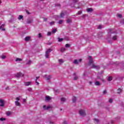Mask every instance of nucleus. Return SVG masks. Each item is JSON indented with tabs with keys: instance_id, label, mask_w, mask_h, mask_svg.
<instances>
[{
	"instance_id": "2eb2a0df",
	"label": "nucleus",
	"mask_w": 124,
	"mask_h": 124,
	"mask_svg": "<svg viewBox=\"0 0 124 124\" xmlns=\"http://www.w3.org/2000/svg\"><path fill=\"white\" fill-rule=\"evenodd\" d=\"M22 61H23V59L19 58H16V62H22Z\"/></svg>"
},
{
	"instance_id": "f8f14e48",
	"label": "nucleus",
	"mask_w": 124,
	"mask_h": 124,
	"mask_svg": "<svg viewBox=\"0 0 124 124\" xmlns=\"http://www.w3.org/2000/svg\"><path fill=\"white\" fill-rule=\"evenodd\" d=\"M32 18H30L27 20V24H31V23H32Z\"/></svg>"
},
{
	"instance_id": "680f3d73",
	"label": "nucleus",
	"mask_w": 124,
	"mask_h": 124,
	"mask_svg": "<svg viewBox=\"0 0 124 124\" xmlns=\"http://www.w3.org/2000/svg\"><path fill=\"white\" fill-rule=\"evenodd\" d=\"M1 3V0H0V4Z\"/></svg>"
},
{
	"instance_id": "aec40b11",
	"label": "nucleus",
	"mask_w": 124,
	"mask_h": 124,
	"mask_svg": "<svg viewBox=\"0 0 124 124\" xmlns=\"http://www.w3.org/2000/svg\"><path fill=\"white\" fill-rule=\"evenodd\" d=\"M117 39H118V36H117V35L114 36L112 37V40H117Z\"/></svg>"
},
{
	"instance_id": "473e14b6",
	"label": "nucleus",
	"mask_w": 124,
	"mask_h": 124,
	"mask_svg": "<svg viewBox=\"0 0 124 124\" xmlns=\"http://www.w3.org/2000/svg\"><path fill=\"white\" fill-rule=\"evenodd\" d=\"M63 40V39L58 38V41L59 42H61V41H62Z\"/></svg>"
},
{
	"instance_id": "e2e57ef3",
	"label": "nucleus",
	"mask_w": 124,
	"mask_h": 124,
	"mask_svg": "<svg viewBox=\"0 0 124 124\" xmlns=\"http://www.w3.org/2000/svg\"><path fill=\"white\" fill-rule=\"evenodd\" d=\"M74 75H76V73H74Z\"/></svg>"
},
{
	"instance_id": "ddd939ff",
	"label": "nucleus",
	"mask_w": 124,
	"mask_h": 124,
	"mask_svg": "<svg viewBox=\"0 0 124 124\" xmlns=\"http://www.w3.org/2000/svg\"><path fill=\"white\" fill-rule=\"evenodd\" d=\"M50 99H51V98H50V96H46V98H45L46 101L49 102L50 101Z\"/></svg>"
},
{
	"instance_id": "f704fd0d",
	"label": "nucleus",
	"mask_w": 124,
	"mask_h": 124,
	"mask_svg": "<svg viewBox=\"0 0 124 124\" xmlns=\"http://www.w3.org/2000/svg\"><path fill=\"white\" fill-rule=\"evenodd\" d=\"M61 101L64 102L65 101V98H61Z\"/></svg>"
},
{
	"instance_id": "4468645a",
	"label": "nucleus",
	"mask_w": 124,
	"mask_h": 124,
	"mask_svg": "<svg viewBox=\"0 0 124 124\" xmlns=\"http://www.w3.org/2000/svg\"><path fill=\"white\" fill-rule=\"evenodd\" d=\"M15 104L16 105V106H21V104H20V103H19V102L16 101H15Z\"/></svg>"
},
{
	"instance_id": "603ef678",
	"label": "nucleus",
	"mask_w": 124,
	"mask_h": 124,
	"mask_svg": "<svg viewBox=\"0 0 124 124\" xmlns=\"http://www.w3.org/2000/svg\"><path fill=\"white\" fill-rule=\"evenodd\" d=\"M73 1L75 2V3H76V2H77V1H78V0H73Z\"/></svg>"
},
{
	"instance_id": "a19ab883",
	"label": "nucleus",
	"mask_w": 124,
	"mask_h": 124,
	"mask_svg": "<svg viewBox=\"0 0 124 124\" xmlns=\"http://www.w3.org/2000/svg\"><path fill=\"white\" fill-rule=\"evenodd\" d=\"M55 6H57L58 7H61V5L60 4H56Z\"/></svg>"
},
{
	"instance_id": "49530a36",
	"label": "nucleus",
	"mask_w": 124,
	"mask_h": 124,
	"mask_svg": "<svg viewBox=\"0 0 124 124\" xmlns=\"http://www.w3.org/2000/svg\"><path fill=\"white\" fill-rule=\"evenodd\" d=\"M74 80H78V77H75L74 78Z\"/></svg>"
},
{
	"instance_id": "ea45409f",
	"label": "nucleus",
	"mask_w": 124,
	"mask_h": 124,
	"mask_svg": "<svg viewBox=\"0 0 124 124\" xmlns=\"http://www.w3.org/2000/svg\"><path fill=\"white\" fill-rule=\"evenodd\" d=\"M108 102H109V103H112L113 102V99H110Z\"/></svg>"
},
{
	"instance_id": "c756f323",
	"label": "nucleus",
	"mask_w": 124,
	"mask_h": 124,
	"mask_svg": "<svg viewBox=\"0 0 124 124\" xmlns=\"http://www.w3.org/2000/svg\"><path fill=\"white\" fill-rule=\"evenodd\" d=\"M112 77H109L108 78V81H112Z\"/></svg>"
},
{
	"instance_id": "7c9ffc66",
	"label": "nucleus",
	"mask_w": 124,
	"mask_h": 124,
	"mask_svg": "<svg viewBox=\"0 0 124 124\" xmlns=\"http://www.w3.org/2000/svg\"><path fill=\"white\" fill-rule=\"evenodd\" d=\"M4 26L5 24H2L1 26H0V30H1L3 28H4Z\"/></svg>"
},
{
	"instance_id": "1a4fd4ad",
	"label": "nucleus",
	"mask_w": 124,
	"mask_h": 124,
	"mask_svg": "<svg viewBox=\"0 0 124 124\" xmlns=\"http://www.w3.org/2000/svg\"><path fill=\"white\" fill-rule=\"evenodd\" d=\"M31 84V82H30V81H27V82H24L25 86H30Z\"/></svg>"
},
{
	"instance_id": "052dcab7",
	"label": "nucleus",
	"mask_w": 124,
	"mask_h": 124,
	"mask_svg": "<svg viewBox=\"0 0 124 124\" xmlns=\"http://www.w3.org/2000/svg\"><path fill=\"white\" fill-rule=\"evenodd\" d=\"M8 89H9V87H7V88H5V90H8Z\"/></svg>"
},
{
	"instance_id": "69168bd1",
	"label": "nucleus",
	"mask_w": 124,
	"mask_h": 124,
	"mask_svg": "<svg viewBox=\"0 0 124 124\" xmlns=\"http://www.w3.org/2000/svg\"><path fill=\"white\" fill-rule=\"evenodd\" d=\"M46 20H47L46 19H45V20H46Z\"/></svg>"
},
{
	"instance_id": "6e6552de",
	"label": "nucleus",
	"mask_w": 124,
	"mask_h": 124,
	"mask_svg": "<svg viewBox=\"0 0 124 124\" xmlns=\"http://www.w3.org/2000/svg\"><path fill=\"white\" fill-rule=\"evenodd\" d=\"M93 8H87V9L86 11H87V12H88L89 13H91V12H93Z\"/></svg>"
},
{
	"instance_id": "e433bc0d",
	"label": "nucleus",
	"mask_w": 124,
	"mask_h": 124,
	"mask_svg": "<svg viewBox=\"0 0 124 124\" xmlns=\"http://www.w3.org/2000/svg\"><path fill=\"white\" fill-rule=\"evenodd\" d=\"M50 26H52V25H54L55 24V21H52L51 22H50Z\"/></svg>"
},
{
	"instance_id": "a18cd8bd",
	"label": "nucleus",
	"mask_w": 124,
	"mask_h": 124,
	"mask_svg": "<svg viewBox=\"0 0 124 124\" xmlns=\"http://www.w3.org/2000/svg\"><path fill=\"white\" fill-rule=\"evenodd\" d=\"M106 93H107V91L106 90H104L103 92V94H106Z\"/></svg>"
},
{
	"instance_id": "9b49d317",
	"label": "nucleus",
	"mask_w": 124,
	"mask_h": 124,
	"mask_svg": "<svg viewBox=\"0 0 124 124\" xmlns=\"http://www.w3.org/2000/svg\"><path fill=\"white\" fill-rule=\"evenodd\" d=\"M63 16H64V13H63V12H62L60 13V16H58V17H59V18H64Z\"/></svg>"
},
{
	"instance_id": "0eeeda50",
	"label": "nucleus",
	"mask_w": 124,
	"mask_h": 124,
	"mask_svg": "<svg viewBox=\"0 0 124 124\" xmlns=\"http://www.w3.org/2000/svg\"><path fill=\"white\" fill-rule=\"evenodd\" d=\"M0 107H3L4 106V103L2 99H0Z\"/></svg>"
},
{
	"instance_id": "8fccbe9b",
	"label": "nucleus",
	"mask_w": 124,
	"mask_h": 124,
	"mask_svg": "<svg viewBox=\"0 0 124 124\" xmlns=\"http://www.w3.org/2000/svg\"><path fill=\"white\" fill-rule=\"evenodd\" d=\"M94 121L96 122V123H98V122H99L98 119H95Z\"/></svg>"
},
{
	"instance_id": "5701e85b",
	"label": "nucleus",
	"mask_w": 124,
	"mask_h": 124,
	"mask_svg": "<svg viewBox=\"0 0 124 124\" xmlns=\"http://www.w3.org/2000/svg\"><path fill=\"white\" fill-rule=\"evenodd\" d=\"M74 63H75V64H78V60L77 59L75 60Z\"/></svg>"
},
{
	"instance_id": "de8ad7c7",
	"label": "nucleus",
	"mask_w": 124,
	"mask_h": 124,
	"mask_svg": "<svg viewBox=\"0 0 124 124\" xmlns=\"http://www.w3.org/2000/svg\"><path fill=\"white\" fill-rule=\"evenodd\" d=\"M51 34H52V33L51 32H47V35L49 36V35H51Z\"/></svg>"
},
{
	"instance_id": "a211bd4d",
	"label": "nucleus",
	"mask_w": 124,
	"mask_h": 124,
	"mask_svg": "<svg viewBox=\"0 0 124 124\" xmlns=\"http://www.w3.org/2000/svg\"><path fill=\"white\" fill-rule=\"evenodd\" d=\"M59 62L60 64H62V63H63V60H62V59H59Z\"/></svg>"
},
{
	"instance_id": "c9c22d12",
	"label": "nucleus",
	"mask_w": 124,
	"mask_h": 124,
	"mask_svg": "<svg viewBox=\"0 0 124 124\" xmlns=\"http://www.w3.org/2000/svg\"><path fill=\"white\" fill-rule=\"evenodd\" d=\"M20 98H21V96H19V97H16V99L17 101H19V100H20Z\"/></svg>"
},
{
	"instance_id": "09e8293b",
	"label": "nucleus",
	"mask_w": 124,
	"mask_h": 124,
	"mask_svg": "<svg viewBox=\"0 0 124 124\" xmlns=\"http://www.w3.org/2000/svg\"><path fill=\"white\" fill-rule=\"evenodd\" d=\"M35 83H36V84H37V85H39V83L38 82H37V79H35Z\"/></svg>"
},
{
	"instance_id": "3c124183",
	"label": "nucleus",
	"mask_w": 124,
	"mask_h": 124,
	"mask_svg": "<svg viewBox=\"0 0 124 124\" xmlns=\"http://www.w3.org/2000/svg\"><path fill=\"white\" fill-rule=\"evenodd\" d=\"M26 13H27V14H28V15L31 14V13H30V12H29V11H28V10H26Z\"/></svg>"
},
{
	"instance_id": "c85d7f7f",
	"label": "nucleus",
	"mask_w": 124,
	"mask_h": 124,
	"mask_svg": "<svg viewBox=\"0 0 124 124\" xmlns=\"http://www.w3.org/2000/svg\"><path fill=\"white\" fill-rule=\"evenodd\" d=\"M120 93H122V89H119L117 90V93L119 94Z\"/></svg>"
},
{
	"instance_id": "f03ea898",
	"label": "nucleus",
	"mask_w": 124,
	"mask_h": 124,
	"mask_svg": "<svg viewBox=\"0 0 124 124\" xmlns=\"http://www.w3.org/2000/svg\"><path fill=\"white\" fill-rule=\"evenodd\" d=\"M24 76H25V75L20 72L17 73V74H16V78H20L21 77H24Z\"/></svg>"
},
{
	"instance_id": "79ce46f5",
	"label": "nucleus",
	"mask_w": 124,
	"mask_h": 124,
	"mask_svg": "<svg viewBox=\"0 0 124 124\" xmlns=\"http://www.w3.org/2000/svg\"><path fill=\"white\" fill-rule=\"evenodd\" d=\"M78 15H81V14H82V11H78Z\"/></svg>"
},
{
	"instance_id": "37998d69",
	"label": "nucleus",
	"mask_w": 124,
	"mask_h": 124,
	"mask_svg": "<svg viewBox=\"0 0 124 124\" xmlns=\"http://www.w3.org/2000/svg\"><path fill=\"white\" fill-rule=\"evenodd\" d=\"M122 15L121 14H118V18H122Z\"/></svg>"
},
{
	"instance_id": "423d86ee",
	"label": "nucleus",
	"mask_w": 124,
	"mask_h": 124,
	"mask_svg": "<svg viewBox=\"0 0 124 124\" xmlns=\"http://www.w3.org/2000/svg\"><path fill=\"white\" fill-rule=\"evenodd\" d=\"M45 77L46 81H49V80L51 79L52 76L51 75L47 76V75H45Z\"/></svg>"
},
{
	"instance_id": "c03bdc74",
	"label": "nucleus",
	"mask_w": 124,
	"mask_h": 124,
	"mask_svg": "<svg viewBox=\"0 0 124 124\" xmlns=\"http://www.w3.org/2000/svg\"><path fill=\"white\" fill-rule=\"evenodd\" d=\"M0 121H5V118H0Z\"/></svg>"
},
{
	"instance_id": "6e6d98bb",
	"label": "nucleus",
	"mask_w": 124,
	"mask_h": 124,
	"mask_svg": "<svg viewBox=\"0 0 124 124\" xmlns=\"http://www.w3.org/2000/svg\"><path fill=\"white\" fill-rule=\"evenodd\" d=\"M1 30L3 31H5V28H2Z\"/></svg>"
},
{
	"instance_id": "6ab92c4d",
	"label": "nucleus",
	"mask_w": 124,
	"mask_h": 124,
	"mask_svg": "<svg viewBox=\"0 0 124 124\" xmlns=\"http://www.w3.org/2000/svg\"><path fill=\"white\" fill-rule=\"evenodd\" d=\"M23 16L22 15H19L18 17V20H21V19H22V20H24V19L23 18Z\"/></svg>"
},
{
	"instance_id": "dca6fc26",
	"label": "nucleus",
	"mask_w": 124,
	"mask_h": 124,
	"mask_svg": "<svg viewBox=\"0 0 124 124\" xmlns=\"http://www.w3.org/2000/svg\"><path fill=\"white\" fill-rule=\"evenodd\" d=\"M30 39H31V37H30V36H27V37L25 38V41H29V40H30Z\"/></svg>"
},
{
	"instance_id": "4d7b16f0",
	"label": "nucleus",
	"mask_w": 124,
	"mask_h": 124,
	"mask_svg": "<svg viewBox=\"0 0 124 124\" xmlns=\"http://www.w3.org/2000/svg\"><path fill=\"white\" fill-rule=\"evenodd\" d=\"M23 102L26 103V99H23Z\"/></svg>"
},
{
	"instance_id": "f3484780",
	"label": "nucleus",
	"mask_w": 124,
	"mask_h": 124,
	"mask_svg": "<svg viewBox=\"0 0 124 124\" xmlns=\"http://www.w3.org/2000/svg\"><path fill=\"white\" fill-rule=\"evenodd\" d=\"M65 50H66L65 48H64V47H62L61 49V50H60V51H61V52H62V53H63V52L65 51Z\"/></svg>"
},
{
	"instance_id": "bb28decb",
	"label": "nucleus",
	"mask_w": 124,
	"mask_h": 124,
	"mask_svg": "<svg viewBox=\"0 0 124 124\" xmlns=\"http://www.w3.org/2000/svg\"><path fill=\"white\" fill-rule=\"evenodd\" d=\"M67 23H71V19H70V18H67Z\"/></svg>"
},
{
	"instance_id": "4be33fe9",
	"label": "nucleus",
	"mask_w": 124,
	"mask_h": 124,
	"mask_svg": "<svg viewBox=\"0 0 124 124\" xmlns=\"http://www.w3.org/2000/svg\"><path fill=\"white\" fill-rule=\"evenodd\" d=\"M31 60H28V61H27V62L26 63V64L27 65H29V64H31Z\"/></svg>"
},
{
	"instance_id": "f257e3e1",
	"label": "nucleus",
	"mask_w": 124,
	"mask_h": 124,
	"mask_svg": "<svg viewBox=\"0 0 124 124\" xmlns=\"http://www.w3.org/2000/svg\"><path fill=\"white\" fill-rule=\"evenodd\" d=\"M51 52H52V49L49 48L46 49V51L45 56H46V57L47 58V59L49 58L50 56V53H51Z\"/></svg>"
},
{
	"instance_id": "58836bf2",
	"label": "nucleus",
	"mask_w": 124,
	"mask_h": 124,
	"mask_svg": "<svg viewBox=\"0 0 124 124\" xmlns=\"http://www.w3.org/2000/svg\"><path fill=\"white\" fill-rule=\"evenodd\" d=\"M39 38H41L42 37V35H41V33H39L38 34Z\"/></svg>"
},
{
	"instance_id": "cd10ccee",
	"label": "nucleus",
	"mask_w": 124,
	"mask_h": 124,
	"mask_svg": "<svg viewBox=\"0 0 124 124\" xmlns=\"http://www.w3.org/2000/svg\"><path fill=\"white\" fill-rule=\"evenodd\" d=\"M65 47H66V48H69V47H70V45L67 44L65 45Z\"/></svg>"
},
{
	"instance_id": "5fc2aeb1",
	"label": "nucleus",
	"mask_w": 124,
	"mask_h": 124,
	"mask_svg": "<svg viewBox=\"0 0 124 124\" xmlns=\"http://www.w3.org/2000/svg\"><path fill=\"white\" fill-rule=\"evenodd\" d=\"M63 124H67V121H64Z\"/></svg>"
},
{
	"instance_id": "4c0bfd02",
	"label": "nucleus",
	"mask_w": 124,
	"mask_h": 124,
	"mask_svg": "<svg viewBox=\"0 0 124 124\" xmlns=\"http://www.w3.org/2000/svg\"><path fill=\"white\" fill-rule=\"evenodd\" d=\"M98 29L99 30H100V29H102V26H101V25H99V26H98Z\"/></svg>"
},
{
	"instance_id": "864d4df0",
	"label": "nucleus",
	"mask_w": 124,
	"mask_h": 124,
	"mask_svg": "<svg viewBox=\"0 0 124 124\" xmlns=\"http://www.w3.org/2000/svg\"><path fill=\"white\" fill-rule=\"evenodd\" d=\"M39 78H40V77H36V80H37V79H39Z\"/></svg>"
},
{
	"instance_id": "39448f33",
	"label": "nucleus",
	"mask_w": 124,
	"mask_h": 124,
	"mask_svg": "<svg viewBox=\"0 0 124 124\" xmlns=\"http://www.w3.org/2000/svg\"><path fill=\"white\" fill-rule=\"evenodd\" d=\"M89 65H91V64H93V58H92V57L91 56L89 57Z\"/></svg>"
},
{
	"instance_id": "9d476101",
	"label": "nucleus",
	"mask_w": 124,
	"mask_h": 124,
	"mask_svg": "<svg viewBox=\"0 0 124 124\" xmlns=\"http://www.w3.org/2000/svg\"><path fill=\"white\" fill-rule=\"evenodd\" d=\"M43 108H44V109H45V110H48V109H50V108H51V106H48L46 107V105H44V106H43Z\"/></svg>"
},
{
	"instance_id": "412c9836",
	"label": "nucleus",
	"mask_w": 124,
	"mask_h": 124,
	"mask_svg": "<svg viewBox=\"0 0 124 124\" xmlns=\"http://www.w3.org/2000/svg\"><path fill=\"white\" fill-rule=\"evenodd\" d=\"M95 86H99L100 85V82L98 81H97L95 82Z\"/></svg>"
},
{
	"instance_id": "7ed1b4c3",
	"label": "nucleus",
	"mask_w": 124,
	"mask_h": 124,
	"mask_svg": "<svg viewBox=\"0 0 124 124\" xmlns=\"http://www.w3.org/2000/svg\"><path fill=\"white\" fill-rule=\"evenodd\" d=\"M79 114L81 116H85L86 115V112H85V110L83 109H80L79 111Z\"/></svg>"
},
{
	"instance_id": "72a5a7b5",
	"label": "nucleus",
	"mask_w": 124,
	"mask_h": 124,
	"mask_svg": "<svg viewBox=\"0 0 124 124\" xmlns=\"http://www.w3.org/2000/svg\"><path fill=\"white\" fill-rule=\"evenodd\" d=\"M6 56H5V55H2V56H1V58L3 60H4V59H6Z\"/></svg>"
},
{
	"instance_id": "338daca9",
	"label": "nucleus",
	"mask_w": 124,
	"mask_h": 124,
	"mask_svg": "<svg viewBox=\"0 0 124 124\" xmlns=\"http://www.w3.org/2000/svg\"><path fill=\"white\" fill-rule=\"evenodd\" d=\"M41 0L42 1H43V0Z\"/></svg>"
},
{
	"instance_id": "b1692460",
	"label": "nucleus",
	"mask_w": 124,
	"mask_h": 124,
	"mask_svg": "<svg viewBox=\"0 0 124 124\" xmlns=\"http://www.w3.org/2000/svg\"><path fill=\"white\" fill-rule=\"evenodd\" d=\"M73 102H76V97L74 96L72 99Z\"/></svg>"
},
{
	"instance_id": "0e129e2a",
	"label": "nucleus",
	"mask_w": 124,
	"mask_h": 124,
	"mask_svg": "<svg viewBox=\"0 0 124 124\" xmlns=\"http://www.w3.org/2000/svg\"><path fill=\"white\" fill-rule=\"evenodd\" d=\"M51 124H54V122H52Z\"/></svg>"
},
{
	"instance_id": "393cba45",
	"label": "nucleus",
	"mask_w": 124,
	"mask_h": 124,
	"mask_svg": "<svg viewBox=\"0 0 124 124\" xmlns=\"http://www.w3.org/2000/svg\"><path fill=\"white\" fill-rule=\"evenodd\" d=\"M11 114V112H10V111H7L6 112L7 116H10Z\"/></svg>"
},
{
	"instance_id": "13d9d810",
	"label": "nucleus",
	"mask_w": 124,
	"mask_h": 124,
	"mask_svg": "<svg viewBox=\"0 0 124 124\" xmlns=\"http://www.w3.org/2000/svg\"><path fill=\"white\" fill-rule=\"evenodd\" d=\"M79 62H82V59H80L79 60Z\"/></svg>"
},
{
	"instance_id": "a878e982",
	"label": "nucleus",
	"mask_w": 124,
	"mask_h": 124,
	"mask_svg": "<svg viewBox=\"0 0 124 124\" xmlns=\"http://www.w3.org/2000/svg\"><path fill=\"white\" fill-rule=\"evenodd\" d=\"M52 33H55V32H57V29H54L52 31Z\"/></svg>"
},
{
	"instance_id": "2f4dec72",
	"label": "nucleus",
	"mask_w": 124,
	"mask_h": 124,
	"mask_svg": "<svg viewBox=\"0 0 124 124\" xmlns=\"http://www.w3.org/2000/svg\"><path fill=\"white\" fill-rule=\"evenodd\" d=\"M62 22H63V20H59V24L60 25H61V24H62Z\"/></svg>"
},
{
	"instance_id": "bf43d9fd",
	"label": "nucleus",
	"mask_w": 124,
	"mask_h": 124,
	"mask_svg": "<svg viewBox=\"0 0 124 124\" xmlns=\"http://www.w3.org/2000/svg\"><path fill=\"white\" fill-rule=\"evenodd\" d=\"M90 84H91V85H92V84H93V82H92V81H90Z\"/></svg>"
},
{
	"instance_id": "20e7f679",
	"label": "nucleus",
	"mask_w": 124,
	"mask_h": 124,
	"mask_svg": "<svg viewBox=\"0 0 124 124\" xmlns=\"http://www.w3.org/2000/svg\"><path fill=\"white\" fill-rule=\"evenodd\" d=\"M92 68H93L94 69H99L100 68V67L94 64H92Z\"/></svg>"
}]
</instances>
